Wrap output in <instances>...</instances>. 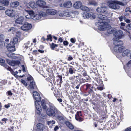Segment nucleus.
I'll return each mask as SVG.
<instances>
[{"instance_id":"f257e3e1","label":"nucleus","mask_w":131,"mask_h":131,"mask_svg":"<svg viewBox=\"0 0 131 131\" xmlns=\"http://www.w3.org/2000/svg\"><path fill=\"white\" fill-rule=\"evenodd\" d=\"M33 95L34 99L35 100V107L36 109L39 112L37 113L39 114L40 112L42 111V108L44 109H46L47 108V106L46 105L45 101L44 100H42L41 102V97L39 94L36 96V95L38 94V93L37 92L35 91L33 92Z\"/></svg>"},{"instance_id":"f03ea898","label":"nucleus","mask_w":131,"mask_h":131,"mask_svg":"<svg viewBox=\"0 0 131 131\" xmlns=\"http://www.w3.org/2000/svg\"><path fill=\"white\" fill-rule=\"evenodd\" d=\"M7 55L9 58L17 60L16 61H14L8 59H6V62L10 65L13 66H16L18 65L20 63V61L21 60V58L20 57H17L15 56V54L11 52L7 53Z\"/></svg>"},{"instance_id":"7ed1b4c3","label":"nucleus","mask_w":131,"mask_h":131,"mask_svg":"<svg viewBox=\"0 0 131 131\" xmlns=\"http://www.w3.org/2000/svg\"><path fill=\"white\" fill-rule=\"evenodd\" d=\"M49 107L46 110L47 114L50 116H56L59 112L52 103H49Z\"/></svg>"},{"instance_id":"20e7f679","label":"nucleus","mask_w":131,"mask_h":131,"mask_svg":"<svg viewBox=\"0 0 131 131\" xmlns=\"http://www.w3.org/2000/svg\"><path fill=\"white\" fill-rule=\"evenodd\" d=\"M107 4L109 7L112 9L116 10L120 8V5L124 6L126 3L122 2H119L114 1H109L107 2Z\"/></svg>"},{"instance_id":"39448f33","label":"nucleus","mask_w":131,"mask_h":131,"mask_svg":"<svg viewBox=\"0 0 131 131\" xmlns=\"http://www.w3.org/2000/svg\"><path fill=\"white\" fill-rule=\"evenodd\" d=\"M47 15L45 12L40 11L37 14L35 15L32 19L34 20H39L41 19L42 17L46 16Z\"/></svg>"},{"instance_id":"423d86ee","label":"nucleus","mask_w":131,"mask_h":131,"mask_svg":"<svg viewBox=\"0 0 131 131\" xmlns=\"http://www.w3.org/2000/svg\"><path fill=\"white\" fill-rule=\"evenodd\" d=\"M82 15L83 18L86 19H94L96 17L95 13L92 12H86L83 13Z\"/></svg>"},{"instance_id":"0eeeda50","label":"nucleus","mask_w":131,"mask_h":131,"mask_svg":"<svg viewBox=\"0 0 131 131\" xmlns=\"http://www.w3.org/2000/svg\"><path fill=\"white\" fill-rule=\"evenodd\" d=\"M107 8L106 4L104 3L102 4L101 6L97 7L96 9V11L99 13L101 14L107 13Z\"/></svg>"},{"instance_id":"6e6552de","label":"nucleus","mask_w":131,"mask_h":131,"mask_svg":"<svg viewBox=\"0 0 131 131\" xmlns=\"http://www.w3.org/2000/svg\"><path fill=\"white\" fill-rule=\"evenodd\" d=\"M107 21L106 22H99L97 23V24L99 25V28L100 30H105L108 27V25Z\"/></svg>"},{"instance_id":"1a4fd4ad","label":"nucleus","mask_w":131,"mask_h":131,"mask_svg":"<svg viewBox=\"0 0 131 131\" xmlns=\"http://www.w3.org/2000/svg\"><path fill=\"white\" fill-rule=\"evenodd\" d=\"M123 34V31L121 30L115 32L114 34V36L113 39V41H116L121 39L122 38Z\"/></svg>"},{"instance_id":"9d476101","label":"nucleus","mask_w":131,"mask_h":131,"mask_svg":"<svg viewBox=\"0 0 131 131\" xmlns=\"http://www.w3.org/2000/svg\"><path fill=\"white\" fill-rule=\"evenodd\" d=\"M98 20L99 22H110V20L108 19V17L106 16L101 14H99L98 15Z\"/></svg>"},{"instance_id":"9b49d317","label":"nucleus","mask_w":131,"mask_h":131,"mask_svg":"<svg viewBox=\"0 0 131 131\" xmlns=\"http://www.w3.org/2000/svg\"><path fill=\"white\" fill-rule=\"evenodd\" d=\"M69 12L67 10H65L64 11L63 13H61L59 14V16H53L51 17V18H60V17H63L64 16L67 17H69Z\"/></svg>"},{"instance_id":"f8f14e48","label":"nucleus","mask_w":131,"mask_h":131,"mask_svg":"<svg viewBox=\"0 0 131 131\" xmlns=\"http://www.w3.org/2000/svg\"><path fill=\"white\" fill-rule=\"evenodd\" d=\"M32 27L31 24L28 23H25L23 25L21 26L20 28L23 30L27 31L30 29Z\"/></svg>"},{"instance_id":"ddd939ff","label":"nucleus","mask_w":131,"mask_h":131,"mask_svg":"<svg viewBox=\"0 0 131 131\" xmlns=\"http://www.w3.org/2000/svg\"><path fill=\"white\" fill-rule=\"evenodd\" d=\"M24 12H26L28 14V15H26L25 16L26 18L28 19H33L35 15L34 12L32 10H28L26 9H25Z\"/></svg>"},{"instance_id":"4468645a","label":"nucleus","mask_w":131,"mask_h":131,"mask_svg":"<svg viewBox=\"0 0 131 131\" xmlns=\"http://www.w3.org/2000/svg\"><path fill=\"white\" fill-rule=\"evenodd\" d=\"M8 50L10 52H12L15 51L14 45L12 42H10V43L8 44L7 46Z\"/></svg>"},{"instance_id":"2eb2a0df","label":"nucleus","mask_w":131,"mask_h":131,"mask_svg":"<svg viewBox=\"0 0 131 131\" xmlns=\"http://www.w3.org/2000/svg\"><path fill=\"white\" fill-rule=\"evenodd\" d=\"M57 13V11L54 9H48L46 10L47 16L49 15H55Z\"/></svg>"},{"instance_id":"dca6fc26","label":"nucleus","mask_w":131,"mask_h":131,"mask_svg":"<svg viewBox=\"0 0 131 131\" xmlns=\"http://www.w3.org/2000/svg\"><path fill=\"white\" fill-rule=\"evenodd\" d=\"M81 111H78L75 115V118L76 120L79 122H81L83 120L82 118Z\"/></svg>"},{"instance_id":"f3484780","label":"nucleus","mask_w":131,"mask_h":131,"mask_svg":"<svg viewBox=\"0 0 131 131\" xmlns=\"http://www.w3.org/2000/svg\"><path fill=\"white\" fill-rule=\"evenodd\" d=\"M14 11L11 9H8L5 11L6 14L8 16L12 17L14 16Z\"/></svg>"},{"instance_id":"a211bd4d","label":"nucleus","mask_w":131,"mask_h":131,"mask_svg":"<svg viewBox=\"0 0 131 131\" xmlns=\"http://www.w3.org/2000/svg\"><path fill=\"white\" fill-rule=\"evenodd\" d=\"M25 19L23 17H20L17 19L15 22L16 23L19 24H22L25 21Z\"/></svg>"},{"instance_id":"6ab92c4d","label":"nucleus","mask_w":131,"mask_h":131,"mask_svg":"<svg viewBox=\"0 0 131 131\" xmlns=\"http://www.w3.org/2000/svg\"><path fill=\"white\" fill-rule=\"evenodd\" d=\"M114 44L115 46L114 47L117 48L118 47L121 46L123 44V42L121 40H118L116 41H114Z\"/></svg>"},{"instance_id":"aec40b11","label":"nucleus","mask_w":131,"mask_h":131,"mask_svg":"<svg viewBox=\"0 0 131 131\" xmlns=\"http://www.w3.org/2000/svg\"><path fill=\"white\" fill-rule=\"evenodd\" d=\"M6 68L8 70H9L11 73L15 77H17V74L18 73V72L17 71H15L14 70L12 69L10 67L7 66H6Z\"/></svg>"},{"instance_id":"412c9836","label":"nucleus","mask_w":131,"mask_h":131,"mask_svg":"<svg viewBox=\"0 0 131 131\" xmlns=\"http://www.w3.org/2000/svg\"><path fill=\"white\" fill-rule=\"evenodd\" d=\"M63 6L64 7L69 8L72 7V4L71 1H68L65 2L63 3Z\"/></svg>"},{"instance_id":"4be33fe9","label":"nucleus","mask_w":131,"mask_h":131,"mask_svg":"<svg viewBox=\"0 0 131 131\" xmlns=\"http://www.w3.org/2000/svg\"><path fill=\"white\" fill-rule=\"evenodd\" d=\"M115 30L116 29L115 28H112L111 26L109 25L108 26V27L106 30L108 33L110 34L113 33L114 31H115Z\"/></svg>"},{"instance_id":"5701e85b","label":"nucleus","mask_w":131,"mask_h":131,"mask_svg":"<svg viewBox=\"0 0 131 131\" xmlns=\"http://www.w3.org/2000/svg\"><path fill=\"white\" fill-rule=\"evenodd\" d=\"M82 3L80 1L75 2L73 4V7L74 8L78 9L81 7L82 6Z\"/></svg>"},{"instance_id":"b1692460","label":"nucleus","mask_w":131,"mask_h":131,"mask_svg":"<svg viewBox=\"0 0 131 131\" xmlns=\"http://www.w3.org/2000/svg\"><path fill=\"white\" fill-rule=\"evenodd\" d=\"M37 4L39 6L42 7L46 4V3L43 0H38L36 2Z\"/></svg>"},{"instance_id":"393cba45","label":"nucleus","mask_w":131,"mask_h":131,"mask_svg":"<svg viewBox=\"0 0 131 131\" xmlns=\"http://www.w3.org/2000/svg\"><path fill=\"white\" fill-rule=\"evenodd\" d=\"M124 48L122 46L118 47L117 48L114 47L113 50L117 53H121L122 52Z\"/></svg>"},{"instance_id":"a878e982","label":"nucleus","mask_w":131,"mask_h":131,"mask_svg":"<svg viewBox=\"0 0 131 131\" xmlns=\"http://www.w3.org/2000/svg\"><path fill=\"white\" fill-rule=\"evenodd\" d=\"M28 87V89L30 90L35 89L36 88L35 82L33 81H30Z\"/></svg>"},{"instance_id":"bb28decb","label":"nucleus","mask_w":131,"mask_h":131,"mask_svg":"<svg viewBox=\"0 0 131 131\" xmlns=\"http://www.w3.org/2000/svg\"><path fill=\"white\" fill-rule=\"evenodd\" d=\"M65 124L70 129L72 130L74 129V126L70 122L67 121L65 122Z\"/></svg>"},{"instance_id":"cd10ccee","label":"nucleus","mask_w":131,"mask_h":131,"mask_svg":"<svg viewBox=\"0 0 131 131\" xmlns=\"http://www.w3.org/2000/svg\"><path fill=\"white\" fill-rule=\"evenodd\" d=\"M37 4L34 2H31L29 3V5L32 8H36L37 7Z\"/></svg>"},{"instance_id":"c85d7f7f","label":"nucleus","mask_w":131,"mask_h":131,"mask_svg":"<svg viewBox=\"0 0 131 131\" xmlns=\"http://www.w3.org/2000/svg\"><path fill=\"white\" fill-rule=\"evenodd\" d=\"M56 117H57V119L61 122L63 123L64 120V118L62 116L59 115H57Z\"/></svg>"},{"instance_id":"c756f323","label":"nucleus","mask_w":131,"mask_h":131,"mask_svg":"<svg viewBox=\"0 0 131 131\" xmlns=\"http://www.w3.org/2000/svg\"><path fill=\"white\" fill-rule=\"evenodd\" d=\"M78 13V12L77 11H73L72 12H70L69 13V17H71L72 18L74 17L75 16V15Z\"/></svg>"},{"instance_id":"7c9ffc66","label":"nucleus","mask_w":131,"mask_h":131,"mask_svg":"<svg viewBox=\"0 0 131 131\" xmlns=\"http://www.w3.org/2000/svg\"><path fill=\"white\" fill-rule=\"evenodd\" d=\"M88 4H89L92 5L94 6H96L97 5V3L94 0H89Z\"/></svg>"},{"instance_id":"2f4dec72","label":"nucleus","mask_w":131,"mask_h":131,"mask_svg":"<svg viewBox=\"0 0 131 131\" xmlns=\"http://www.w3.org/2000/svg\"><path fill=\"white\" fill-rule=\"evenodd\" d=\"M19 5V3L17 2H13L10 4V5L12 7H16Z\"/></svg>"},{"instance_id":"473e14b6","label":"nucleus","mask_w":131,"mask_h":131,"mask_svg":"<svg viewBox=\"0 0 131 131\" xmlns=\"http://www.w3.org/2000/svg\"><path fill=\"white\" fill-rule=\"evenodd\" d=\"M0 3L5 6H8L9 5V2L8 0H0Z\"/></svg>"},{"instance_id":"72a5a7b5","label":"nucleus","mask_w":131,"mask_h":131,"mask_svg":"<svg viewBox=\"0 0 131 131\" xmlns=\"http://www.w3.org/2000/svg\"><path fill=\"white\" fill-rule=\"evenodd\" d=\"M130 52V50L129 49H127L124 51L122 53L123 56H127L128 54H129Z\"/></svg>"},{"instance_id":"f704fd0d","label":"nucleus","mask_w":131,"mask_h":131,"mask_svg":"<svg viewBox=\"0 0 131 131\" xmlns=\"http://www.w3.org/2000/svg\"><path fill=\"white\" fill-rule=\"evenodd\" d=\"M37 129H42L43 130L44 128L43 125L41 123L37 124Z\"/></svg>"},{"instance_id":"c9c22d12","label":"nucleus","mask_w":131,"mask_h":131,"mask_svg":"<svg viewBox=\"0 0 131 131\" xmlns=\"http://www.w3.org/2000/svg\"><path fill=\"white\" fill-rule=\"evenodd\" d=\"M81 9L82 10L85 11H89V8L88 7L84 6H81Z\"/></svg>"},{"instance_id":"e433bc0d","label":"nucleus","mask_w":131,"mask_h":131,"mask_svg":"<svg viewBox=\"0 0 131 131\" xmlns=\"http://www.w3.org/2000/svg\"><path fill=\"white\" fill-rule=\"evenodd\" d=\"M55 123V121L53 120H52L51 121H47L48 124L50 126L53 125Z\"/></svg>"},{"instance_id":"4c0bfd02","label":"nucleus","mask_w":131,"mask_h":131,"mask_svg":"<svg viewBox=\"0 0 131 131\" xmlns=\"http://www.w3.org/2000/svg\"><path fill=\"white\" fill-rule=\"evenodd\" d=\"M58 46V45L55 44L54 43H52L50 45L51 48L52 49L54 50V48L57 47Z\"/></svg>"},{"instance_id":"58836bf2","label":"nucleus","mask_w":131,"mask_h":131,"mask_svg":"<svg viewBox=\"0 0 131 131\" xmlns=\"http://www.w3.org/2000/svg\"><path fill=\"white\" fill-rule=\"evenodd\" d=\"M18 39L17 38L14 37L13 39V42H13V44L14 45L15 44L17 43L18 42Z\"/></svg>"},{"instance_id":"ea45409f","label":"nucleus","mask_w":131,"mask_h":131,"mask_svg":"<svg viewBox=\"0 0 131 131\" xmlns=\"http://www.w3.org/2000/svg\"><path fill=\"white\" fill-rule=\"evenodd\" d=\"M74 68L73 67H71L69 69V72L70 74H72L74 73Z\"/></svg>"},{"instance_id":"a19ab883","label":"nucleus","mask_w":131,"mask_h":131,"mask_svg":"<svg viewBox=\"0 0 131 131\" xmlns=\"http://www.w3.org/2000/svg\"><path fill=\"white\" fill-rule=\"evenodd\" d=\"M21 33L20 32L18 31L16 32V35L17 37L19 38L21 37Z\"/></svg>"},{"instance_id":"79ce46f5","label":"nucleus","mask_w":131,"mask_h":131,"mask_svg":"<svg viewBox=\"0 0 131 131\" xmlns=\"http://www.w3.org/2000/svg\"><path fill=\"white\" fill-rule=\"evenodd\" d=\"M27 79L28 81H30V82L34 81L33 78L30 75H29L27 78Z\"/></svg>"},{"instance_id":"37998d69","label":"nucleus","mask_w":131,"mask_h":131,"mask_svg":"<svg viewBox=\"0 0 131 131\" xmlns=\"http://www.w3.org/2000/svg\"><path fill=\"white\" fill-rule=\"evenodd\" d=\"M21 81L22 83L25 86H27V84L25 81L24 80H21Z\"/></svg>"},{"instance_id":"c03bdc74","label":"nucleus","mask_w":131,"mask_h":131,"mask_svg":"<svg viewBox=\"0 0 131 131\" xmlns=\"http://www.w3.org/2000/svg\"><path fill=\"white\" fill-rule=\"evenodd\" d=\"M1 83L2 84V85H4L7 82V81L6 80H4L2 81H1Z\"/></svg>"},{"instance_id":"a18cd8bd","label":"nucleus","mask_w":131,"mask_h":131,"mask_svg":"<svg viewBox=\"0 0 131 131\" xmlns=\"http://www.w3.org/2000/svg\"><path fill=\"white\" fill-rule=\"evenodd\" d=\"M68 44L69 43L67 41H65L63 42V44L65 46H67Z\"/></svg>"},{"instance_id":"49530a36","label":"nucleus","mask_w":131,"mask_h":131,"mask_svg":"<svg viewBox=\"0 0 131 131\" xmlns=\"http://www.w3.org/2000/svg\"><path fill=\"white\" fill-rule=\"evenodd\" d=\"M130 8L129 7L126 8L125 9V11L126 12H129V13H131V10H130Z\"/></svg>"},{"instance_id":"de8ad7c7","label":"nucleus","mask_w":131,"mask_h":131,"mask_svg":"<svg viewBox=\"0 0 131 131\" xmlns=\"http://www.w3.org/2000/svg\"><path fill=\"white\" fill-rule=\"evenodd\" d=\"M71 42L73 43H74L75 42V39L71 38L70 39Z\"/></svg>"},{"instance_id":"09e8293b","label":"nucleus","mask_w":131,"mask_h":131,"mask_svg":"<svg viewBox=\"0 0 131 131\" xmlns=\"http://www.w3.org/2000/svg\"><path fill=\"white\" fill-rule=\"evenodd\" d=\"M4 37V36L3 35H0V42L1 41L2 39Z\"/></svg>"},{"instance_id":"8fccbe9b","label":"nucleus","mask_w":131,"mask_h":131,"mask_svg":"<svg viewBox=\"0 0 131 131\" xmlns=\"http://www.w3.org/2000/svg\"><path fill=\"white\" fill-rule=\"evenodd\" d=\"M125 17L124 16H122L119 18V19L120 21H122L123 20V19H125Z\"/></svg>"},{"instance_id":"3c124183","label":"nucleus","mask_w":131,"mask_h":131,"mask_svg":"<svg viewBox=\"0 0 131 131\" xmlns=\"http://www.w3.org/2000/svg\"><path fill=\"white\" fill-rule=\"evenodd\" d=\"M71 108V106L70 105H67V107H66V110H67L68 111H69V110H70V109Z\"/></svg>"},{"instance_id":"603ef678","label":"nucleus","mask_w":131,"mask_h":131,"mask_svg":"<svg viewBox=\"0 0 131 131\" xmlns=\"http://www.w3.org/2000/svg\"><path fill=\"white\" fill-rule=\"evenodd\" d=\"M5 62V60L2 59L0 58V63H4Z\"/></svg>"},{"instance_id":"864d4df0","label":"nucleus","mask_w":131,"mask_h":131,"mask_svg":"<svg viewBox=\"0 0 131 131\" xmlns=\"http://www.w3.org/2000/svg\"><path fill=\"white\" fill-rule=\"evenodd\" d=\"M29 47V46L27 45L25 43L23 45V47L26 49H27V48H28Z\"/></svg>"},{"instance_id":"5fc2aeb1","label":"nucleus","mask_w":131,"mask_h":131,"mask_svg":"<svg viewBox=\"0 0 131 131\" xmlns=\"http://www.w3.org/2000/svg\"><path fill=\"white\" fill-rule=\"evenodd\" d=\"M124 131H131V128L128 127Z\"/></svg>"},{"instance_id":"6e6d98bb","label":"nucleus","mask_w":131,"mask_h":131,"mask_svg":"<svg viewBox=\"0 0 131 131\" xmlns=\"http://www.w3.org/2000/svg\"><path fill=\"white\" fill-rule=\"evenodd\" d=\"M47 37V40H49L50 39H51V35L48 36Z\"/></svg>"},{"instance_id":"4d7b16f0","label":"nucleus","mask_w":131,"mask_h":131,"mask_svg":"<svg viewBox=\"0 0 131 131\" xmlns=\"http://www.w3.org/2000/svg\"><path fill=\"white\" fill-rule=\"evenodd\" d=\"M72 59H73L72 57L71 56H69L68 57V60L69 61L72 60Z\"/></svg>"},{"instance_id":"13d9d810","label":"nucleus","mask_w":131,"mask_h":131,"mask_svg":"<svg viewBox=\"0 0 131 131\" xmlns=\"http://www.w3.org/2000/svg\"><path fill=\"white\" fill-rule=\"evenodd\" d=\"M5 8L2 6H0V10H5Z\"/></svg>"},{"instance_id":"bf43d9fd","label":"nucleus","mask_w":131,"mask_h":131,"mask_svg":"<svg viewBox=\"0 0 131 131\" xmlns=\"http://www.w3.org/2000/svg\"><path fill=\"white\" fill-rule=\"evenodd\" d=\"M58 127L57 126H56L54 128V131H56L57 130H58Z\"/></svg>"},{"instance_id":"052dcab7","label":"nucleus","mask_w":131,"mask_h":131,"mask_svg":"<svg viewBox=\"0 0 131 131\" xmlns=\"http://www.w3.org/2000/svg\"><path fill=\"white\" fill-rule=\"evenodd\" d=\"M97 89L99 90H102L103 89V88L102 87H97Z\"/></svg>"},{"instance_id":"680f3d73","label":"nucleus","mask_w":131,"mask_h":131,"mask_svg":"<svg viewBox=\"0 0 131 131\" xmlns=\"http://www.w3.org/2000/svg\"><path fill=\"white\" fill-rule=\"evenodd\" d=\"M5 107L7 108H8L10 107V105L9 104H7V105H5Z\"/></svg>"},{"instance_id":"e2e57ef3","label":"nucleus","mask_w":131,"mask_h":131,"mask_svg":"<svg viewBox=\"0 0 131 131\" xmlns=\"http://www.w3.org/2000/svg\"><path fill=\"white\" fill-rule=\"evenodd\" d=\"M125 21L126 22L128 23H130V21L128 19H125Z\"/></svg>"},{"instance_id":"0e129e2a","label":"nucleus","mask_w":131,"mask_h":131,"mask_svg":"<svg viewBox=\"0 0 131 131\" xmlns=\"http://www.w3.org/2000/svg\"><path fill=\"white\" fill-rule=\"evenodd\" d=\"M58 41L60 42H62L63 41V39L61 38H59Z\"/></svg>"},{"instance_id":"69168bd1","label":"nucleus","mask_w":131,"mask_h":131,"mask_svg":"<svg viewBox=\"0 0 131 131\" xmlns=\"http://www.w3.org/2000/svg\"><path fill=\"white\" fill-rule=\"evenodd\" d=\"M128 66H129L131 65V60L128 62L127 64Z\"/></svg>"},{"instance_id":"338daca9","label":"nucleus","mask_w":131,"mask_h":131,"mask_svg":"<svg viewBox=\"0 0 131 131\" xmlns=\"http://www.w3.org/2000/svg\"><path fill=\"white\" fill-rule=\"evenodd\" d=\"M8 95H12V93L10 91H8Z\"/></svg>"},{"instance_id":"774afa93","label":"nucleus","mask_w":131,"mask_h":131,"mask_svg":"<svg viewBox=\"0 0 131 131\" xmlns=\"http://www.w3.org/2000/svg\"><path fill=\"white\" fill-rule=\"evenodd\" d=\"M38 51L41 53H43L44 52V50H41L39 49L38 50Z\"/></svg>"}]
</instances>
